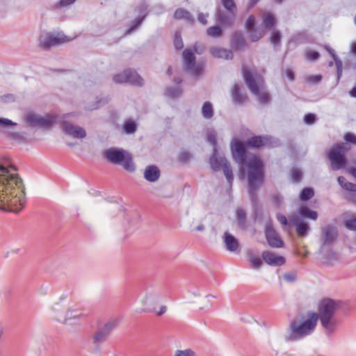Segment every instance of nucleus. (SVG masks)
Instances as JSON below:
<instances>
[{"label":"nucleus","mask_w":356,"mask_h":356,"mask_svg":"<svg viewBox=\"0 0 356 356\" xmlns=\"http://www.w3.org/2000/svg\"><path fill=\"white\" fill-rule=\"evenodd\" d=\"M183 90L181 88L168 87L165 90V95L175 99L181 96Z\"/></svg>","instance_id":"2f4dec72"},{"label":"nucleus","mask_w":356,"mask_h":356,"mask_svg":"<svg viewBox=\"0 0 356 356\" xmlns=\"http://www.w3.org/2000/svg\"><path fill=\"white\" fill-rule=\"evenodd\" d=\"M223 159H226L224 156H220L219 159L217 157V149L213 148V155L210 158V165L212 170L215 172L219 171L220 168H222V162L221 160Z\"/></svg>","instance_id":"cd10ccee"},{"label":"nucleus","mask_w":356,"mask_h":356,"mask_svg":"<svg viewBox=\"0 0 356 356\" xmlns=\"http://www.w3.org/2000/svg\"><path fill=\"white\" fill-rule=\"evenodd\" d=\"M282 35L279 31H275L270 37V42L274 47H280L281 44Z\"/></svg>","instance_id":"e433bc0d"},{"label":"nucleus","mask_w":356,"mask_h":356,"mask_svg":"<svg viewBox=\"0 0 356 356\" xmlns=\"http://www.w3.org/2000/svg\"><path fill=\"white\" fill-rule=\"evenodd\" d=\"M289 224L296 227V232L298 237L305 238L308 235L311 229L307 222L296 216L289 217Z\"/></svg>","instance_id":"4468645a"},{"label":"nucleus","mask_w":356,"mask_h":356,"mask_svg":"<svg viewBox=\"0 0 356 356\" xmlns=\"http://www.w3.org/2000/svg\"><path fill=\"white\" fill-rule=\"evenodd\" d=\"M1 99L3 102L7 103L9 102H14L15 97L12 94H6V95L1 96Z\"/></svg>","instance_id":"680f3d73"},{"label":"nucleus","mask_w":356,"mask_h":356,"mask_svg":"<svg viewBox=\"0 0 356 356\" xmlns=\"http://www.w3.org/2000/svg\"><path fill=\"white\" fill-rule=\"evenodd\" d=\"M207 34L211 37H220L222 35V30L220 26H210L207 30Z\"/></svg>","instance_id":"4c0bfd02"},{"label":"nucleus","mask_w":356,"mask_h":356,"mask_svg":"<svg viewBox=\"0 0 356 356\" xmlns=\"http://www.w3.org/2000/svg\"><path fill=\"white\" fill-rule=\"evenodd\" d=\"M264 232L266 241L270 247L280 248L284 246V241L274 229L272 225H266Z\"/></svg>","instance_id":"9b49d317"},{"label":"nucleus","mask_w":356,"mask_h":356,"mask_svg":"<svg viewBox=\"0 0 356 356\" xmlns=\"http://www.w3.org/2000/svg\"><path fill=\"white\" fill-rule=\"evenodd\" d=\"M197 19L203 25H206L207 24V16L202 13L198 14Z\"/></svg>","instance_id":"338daca9"},{"label":"nucleus","mask_w":356,"mask_h":356,"mask_svg":"<svg viewBox=\"0 0 356 356\" xmlns=\"http://www.w3.org/2000/svg\"><path fill=\"white\" fill-rule=\"evenodd\" d=\"M221 1L227 12L236 13V6L234 0H221Z\"/></svg>","instance_id":"58836bf2"},{"label":"nucleus","mask_w":356,"mask_h":356,"mask_svg":"<svg viewBox=\"0 0 356 356\" xmlns=\"http://www.w3.org/2000/svg\"><path fill=\"white\" fill-rule=\"evenodd\" d=\"M345 227L351 231H356V218H350L345 221Z\"/></svg>","instance_id":"3c124183"},{"label":"nucleus","mask_w":356,"mask_h":356,"mask_svg":"<svg viewBox=\"0 0 356 356\" xmlns=\"http://www.w3.org/2000/svg\"><path fill=\"white\" fill-rule=\"evenodd\" d=\"M174 46L177 50H180L184 47V43L181 33L178 31H177L175 34Z\"/></svg>","instance_id":"37998d69"},{"label":"nucleus","mask_w":356,"mask_h":356,"mask_svg":"<svg viewBox=\"0 0 356 356\" xmlns=\"http://www.w3.org/2000/svg\"><path fill=\"white\" fill-rule=\"evenodd\" d=\"M298 213L303 218H308L313 220H316L318 216L317 211L311 210L306 205H302L299 208Z\"/></svg>","instance_id":"a878e982"},{"label":"nucleus","mask_w":356,"mask_h":356,"mask_svg":"<svg viewBox=\"0 0 356 356\" xmlns=\"http://www.w3.org/2000/svg\"><path fill=\"white\" fill-rule=\"evenodd\" d=\"M222 162V169L223 170L224 175L228 181V183L232 185V181L234 180L233 172L232 166L229 162L227 160V159H223L221 160Z\"/></svg>","instance_id":"bb28decb"},{"label":"nucleus","mask_w":356,"mask_h":356,"mask_svg":"<svg viewBox=\"0 0 356 356\" xmlns=\"http://www.w3.org/2000/svg\"><path fill=\"white\" fill-rule=\"evenodd\" d=\"M17 124L12 120L6 118H0V125L1 126H10V125H16Z\"/></svg>","instance_id":"e2e57ef3"},{"label":"nucleus","mask_w":356,"mask_h":356,"mask_svg":"<svg viewBox=\"0 0 356 356\" xmlns=\"http://www.w3.org/2000/svg\"><path fill=\"white\" fill-rule=\"evenodd\" d=\"M161 176V172L159 168L154 165H150L146 167L144 172L145 179L149 182L156 181Z\"/></svg>","instance_id":"412c9836"},{"label":"nucleus","mask_w":356,"mask_h":356,"mask_svg":"<svg viewBox=\"0 0 356 356\" xmlns=\"http://www.w3.org/2000/svg\"><path fill=\"white\" fill-rule=\"evenodd\" d=\"M232 100L235 104H243L248 97L245 93L241 92L240 86L235 83L231 91Z\"/></svg>","instance_id":"5701e85b"},{"label":"nucleus","mask_w":356,"mask_h":356,"mask_svg":"<svg viewBox=\"0 0 356 356\" xmlns=\"http://www.w3.org/2000/svg\"><path fill=\"white\" fill-rule=\"evenodd\" d=\"M276 19L273 14L268 13L262 17V24L266 29H272L275 26Z\"/></svg>","instance_id":"7c9ffc66"},{"label":"nucleus","mask_w":356,"mask_h":356,"mask_svg":"<svg viewBox=\"0 0 356 356\" xmlns=\"http://www.w3.org/2000/svg\"><path fill=\"white\" fill-rule=\"evenodd\" d=\"M125 76L127 77V83H128L138 86H143L144 85L143 79L134 70H125Z\"/></svg>","instance_id":"b1692460"},{"label":"nucleus","mask_w":356,"mask_h":356,"mask_svg":"<svg viewBox=\"0 0 356 356\" xmlns=\"http://www.w3.org/2000/svg\"><path fill=\"white\" fill-rule=\"evenodd\" d=\"M175 356H195V353L191 349H186L184 350H177Z\"/></svg>","instance_id":"864d4df0"},{"label":"nucleus","mask_w":356,"mask_h":356,"mask_svg":"<svg viewBox=\"0 0 356 356\" xmlns=\"http://www.w3.org/2000/svg\"><path fill=\"white\" fill-rule=\"evenodd\" d=\"M350 149V145L346 143H339L332 146L327 156L333 170H339L346 165V154Z\"/></svg>","instance_id":"39448f33"},{"label":"nucleus","mask_w":356,"mask_h":356,"mask_svg":"<svg viewBox=\"0 0 356 356\" xmlns=\"http://www.w3.org/2000/svg\"><path fill=\"white\" fill-rule=\"evenodd\" d=\"M83 315L81 312H79L76 309H70L65 314L63 323H66L68 319L76 318Z\"/></svg>","instance_id":"ea45409f"},{"label":"nucleus","mask_w":356,"mask_h":356,"mask_svg":"<svg viewBox=\"0 0 356 356\" xmlns=\"http://www.w3.org/2000/svg\"><path fill=\"white\" fill-rule=\"evenodd\" d=\"M243 75L248 88L252 94L258 97L259 102L261 104L268 103L270 101L268 93L260 91L257 82L246 67H243Z\"/></svg>","instance_id":"0eeeda50"},{"label":"nucleus","mask_w":356,"mask_h":356,"mask_svg":"<svg viewBox=\"0 0 356 356\" xmlns=\"http://www.w3.org/2000/svg\"><path fill=\"white\" fill-rule=\"evenodd\" d=\"M202 114L205 119H211L213 116V108L211 102H205L203 104Z\"/></svg>","instance_id":"473e14b6"},{"label":"nucleus","mask_w":356,"mask_h":356,"mask_svg":"<svg viewBox=\"0 0 356 356\" xmlns=\"http://www.w3.org/2000/svg\"><path fill=\"white\" fill-rule=\"evenodd\" d=\"M67 37L61 33H49L44 38L40 41L41 46L48 49L51 46L60 44L65 41H68Z\"/></svg>","instance_id":"dca6fc26"},{"label":"nucleus","mask_w":356,"mask_h":356,"mask_svg":"<svg viewBox=\"0 0 356 356\" xmlns=\"http://www.w3.org/2000/svg\"><path fill=\"white\" fill-rule=\"evenodd\" d=\"M191 157L192 154L189 152L182 151L179 154L178 160L181 163H186L191 159Z\"/></svg>","instance_id":"a18cd8bd"},{"label":"nucleus","mask_w":356,"mask_h":356,"mask_svg":"<svg viewBox=\"0 0 356 356\" xmlns=\"http://www.w3.org/2000/svg\"><path fill=\"white\" fill-rule=\"evenodd\" d=\"M306 57L308 60H316L320 57V54L318 51H313L307 53Z\"/></svg>","instance_id":"6e6d98bb"},{"label":"nucleus","mask_w":356,"mask_h":356,"mask_svg":"<svg viewBox=\"0 0 356 356\" xmlns=\"http://www.w3.org/2000/svg\"><path fill=\"white\" fill-rule=\"evenodd\" d=\"M209 51L213 57L216 58H224L226 60H232L234 58L233 51L221 47H211Z\"/></svg>","instance_id":"6ab92c4d"},{"label":"nucleus","mask_w":356,"mask_h":356,"mask_svg":"<svg viewBox=\"0 0 356 356\" xmlns=\"http://www.w3.org/2000/svg\"><path fill=\"white\" fill-rule=\"evenodd\" d=\"M137 124L133 120L126 121L123 124V131L127 134H131L136 131Z\"/></svg>","instance_id":"f704fd0d"},{"label":"nucleus","mask_w":356,"mask_h":356,"mask_svg":"<svg viewBox=\"0 0 356 356\" xmlns=\"http://www.w3.org/2000/svg\"><path fill=\"white\" fill-rule=\"evenodd\" d=\"M283 277L286 281L293 282L296 280V275L293 273H288L284 274Z\"/></svg>","instance_id":"052dcab7"},{"label":"nucleus","mask_w":356,"mask_h":356,"mask_svg":"<svg viewBox=\"0 0 356 356\" xmlns=\"http://www.w3.org/2000/svg\"><path fill=\"white\" fill-rule=\"evenodd\" d=\"M249 261L251 264L252 267L254 269L259 268L263 264L261 259L253 254H251L249 256Z\"/></svg>","instance_id":"a19ab883"},{"label":"nucleus","mask_w":356,"mask_h":356,"mask_svg":"<svg viewBox=\"0 0 356 356\" xmlns=\"http://www.w3.org/2000/svg\"><path fill=\"white\" fill-rule=\"evenodd\" d=\"M224 242L225 243L226 249L229 252H239V243L238 240L228 232L224 233Z\"/></svg>","instance_id":"aec40b11"},{"label":"nucleus","mask_w":356,"mask_h":356,"mask_svg":"<svg viewBox=\"0 0 356 356\" xmlns=\"http://www.w3.org/2000/svg\"><path fill=\"white\" fill-rule=\"evenodd\" d=\"M236 219L238 227L245 229L246 228V213L243 209L239 208L236 209Z\"/></svg>","instance_id":"c756f323"},{"label":"nucleus","mask_w":356,"mask_h":356,"mask_svg":"<svg viewBox=\"0 0 356 356\" xmlns=\"http://www.w3.org/2000/svg\"><path fill=\"white\" fill-rule=\"evenodd\" d=\"M304 121L307 124H312L316 121V116L314 113H307L304 116Z\"/></svg>","instance_id":"603ef678"},{"label":"nucleus","mask_w":356,"mask_h":356,"mask_svg":"<svg viewBox=\"0 0 356 356\" xmlns=\"http://www.w3.org/2000/svg\"><path fill=\"white\" fill-rule=\"evenodd\" d=\"M235 16L236 13H226L220 8L216 12L217 20L222 25L231 26L233 24Z\"/></svg>","instance_id":"4be33fe9"},{"label":"nucleus","mask_w":356,"mask_h":356,"mask_svg":"<svg viewBox=\"0 0 356 356\" xmlns=\"http://www.w3.org/2000/svg\"><path fill=\"white\" fill-rule=\"evenodd\" d=\"M314 195V191L312 188H304L300 193V200L302 201H308Z\"/></svg>","instance_id":"72a5a7b5"},{"label":"nucleus","mask_w":356,"mask_h":356,"mask_svg":"<svg viewBox=\"0 0 356 356\" xmlns=\"http://www.w3.org/2000/svg\"><path fill=\"white\" fill-rule=\"evenodd\" d=\"M113 80L116 83H127V77L125 76V70L121 73L115 74L113 77Z\"/></svg>","instance_id":"de8ad7c7"},{"label":"nucleus","mask_w":356,"mask_h":356,"mask_svg":"<svg viewBox=\"0 0 356 356\" xmlns=\"http://www.w3.org/2000/svg\"><path fill=\"white\" fill-rule=\"evenodd\" d=\"M8 135V137L13 140H22L24 139V136L18 132H9Z\"/></svg>","instance_id":"4d7b16f0"},{"label":"nucleus","mask_w":356,"mask_h":356,"mask_svg":"<svg viewBox=\"0 0 356 356\" xmlns=\"http://www.w3.org/2000/svg\"><path fill=\"white\" fill-rule=\"evenodd\" d=\"M61 129L65 134L75 138H83L86 136V131L83 128L74 126L67 121L61 123Z\"/></svg>","instance_id":"ddd939ff"},{"label":"nucleus","mask_w":356,"mask_h":356,"mask_svg":"<svg viewBox=\"0 0 356 356\" xmlns=\"http://www.w3.org/2000/svg\"><path fill=\"white\" fill-rule=\"evenodd\" d=\"M183 56L186 65V70L191 72L194 75H199L201 74L202 67L200 65L195 64V56L192 50L186 49L183 51Z\"/></svg>","instance_id":"9d476101"},{"label":"nucleus","mask_w":356,"mask_h":356,"mask_svg":"<svg viewBox=\"0 0 356 356\" xmlns=\"http://www.w3.org/2000/svg\"><path fill=\"white\" fill-rule=\"evenodd\" d=\"M207 140L213 146V148H216L217 139L216 132H209L207 136Z\"/></svg>","instance_id":"09e8293b"},{"label":"nucleus","mask_w":356,"mask_h":356,"mask_svg":"<svg viewBox=\"0 0 356 356\" xmlns=\"http://www.w3.org/2000/svg\"><path fill=\"white\" fill-rule=\"evenodd\" d=\"M251 167L253 168L252 171H248V193L250 199L254 202L257 199V191L262 184L264 180V174L263 171L264 164L262 161L256 159L251 163Z\"/></svg>","instance_id":"20e7f679"},{"label":"nucleus","mask_w":356,"mask_h":356,"mask_svg":"<svg viewBox=\"0 0 356 356\" xmlns=\"http://www.w3.org/2000/svg\"><path fill=\"white\" fill-rule=\"evenodd\" d=\"M231 44L236 51H243L247 46L244 35L241 31H235L231 38Z\"/></svg>","instance_id":"a211bd4d"},{"label":"nucleus","mask_w":356,"mask_h":356,"mask_svg":"<svg viewBox=\"0 0 356 356\" xmlns=\"http://www.w3.org/2000/svg\"><path fill=\"white\" fill-rule=\"evenodd\" d=\"M256 19L255 17L252 15H250L245 22V29L247 31H251L255 29Z\"/></svg>","instance_id":"49530a36"},{"label":"nucleus","mask_w":356,"mask_h":356,"mask_svg":"<svg viewBox=\"0 0 356 356\" xmlns=\"http://www.w3.org/2000/svg\"><path fill=\"white\" fill-rule=\"evenodd\" d=\"M344 140L348 144V143L356 144V136L352 133L346 134L344 135Z\"/></svg>","instance_id":"5fc2aeb1"},{"label":"nucleus","mask_w":356,"mask_h":356,"mask_svg":"<svg viewBox=\"0 0 356 356\" xmlns=\"http://www.w3.org/2000/svg\"><path fill=\"white\" fill-rule=\"evenodd\" d=\"M24 121L29 127L49 129L56 122V117L48 115L47 118H43L33 113H29L25 115Z\"/></svg>","instance_id":"6e6552de"},{"label":"nucleus","mask_w":356,"mask_h":356,"mask_svg":"<svg viewBox=\"0 0 356 356\" xmlns=\"http://www.w3.org/2000/svg\"><path fill=\"white\" fill-rule=\"evenodd\" d=\"M341 303L339 300L325 298L318 304V313L308 311L306 314H298L289 323L285 340L295 341L310 335L315 330L318 319L328 334L334 332L337 323L332 318Z\"/></svg>","instance_id":"f257e3e1"},{"label":"nucleus","mask_w":356,"mask_h":356,"mask_svg":"<svg viewBox=\"0 0 356 356\" xmlns=\"http://www.w3.org/2000/svg\"><path fill=\"white\" fill-rule=\"evenodd\" d=\"M109 102V99L108 97H103L99 99H98L96 102L97 106L95 107V108H97L102 106H104L106 104H108Z\"/></svg>","instance_id":"69168bd1"},{"label":"nucleus","mask_w":356,"mask_h":356,"mask_svg":"<svg viewBox=\"0 0 356 356\" xmlns=\"http://www.w3.org/2000/svg\"><path fill=\"white\" fill-rule=\"evenodd\" d=\"M248 32H250V38L252 42L258 41L264 36V34L263 31H259L256 29L248 31Z\"/></svg>","instance_id":"79ce46f5"},{"label":"nucleus","mask_w":356,"mask_h":356,"mask_svg":"<svg viewBox=\"0 0 356 356\" xmlns=\"http://www.w3.org/2000/svg\"><path fill=\"white\" fill-rule=\"evenodd\" d=\"M110 334L102 327L98 328L93 336V342L95 344H100L106 341Z\"/></svg>","instance_id":"c85d7f7f"},{"label":"nucleus","mask_w":356,"mask_h":356,"mask_svg":"<svg viewBox=\"0 0 356 356\" xmlns=\"http://www.w3.org/2000/svg\"><path fill=\"white\" fill-rule=\"evenodd\" d=\"M343 189L348 191L356 192V184L348 181L345 185Z\"/></svg>","instance_id":"0e129e2a"},{"label":"nucleus","mask_w":356,"mask_h":356,"mask_svg":"<svg viewBox=\"0 0 356 356\" xmlns=\"http://www.w3.org/2000/svg\"><path fill=\"white\" fill-rule=\"evenodd\" d=\"M120 321V319L118 318H113L107 323H106L102 327L107 331L109 334L118 327Z\"/></svg>","instance_id":"c9c22d12"},{"label":"nucleus","mask_w":356,"mask_h":356,"mask_svg":"<svg viewBox=\"0 0 356 356\" xmlns=\"http://www.w3.org/2000/svg\"><path fill=\"white\" fill-rule=\"evenodd\" d=\"M264 261L268 265L272 266H281L286 262V259L282 256H278L274 252L269 251H264L261 253Z\"/></svg>","instance_id":"f3484780"},{"label":"nucleus","mask_w":356,"mask_h":356,"mask_svg":"<svg viewBox=\"0 0 356 356\" xmlns=\"http://www.w3.org/2000/svg\"><path fill=\"white\" fill-rule=\"evenodd\" d=\"M276 218L283 226H286L288 224L286 217L282 213H277Z\"/></svg>","instance_id":"bf43d9fd"},{"label":"nucleus","mask_w":356,"mask_h":356,"mask_svg":"<svg viewBox=\"0 0 356 356\" xmlns=\"http://www.w3.org/2000/svg\"><path fill=\"white\" fill-rule=\"evenodd\" d=\"M273 138L269 136H254L249 138L246 140V145L248 147L253 148H259L262 147H273L274 145L272 143Z\"/></svg>","instance_id":"f8f14e48"},{"label":"nucleus","mask_w":356,"mask_h":356,"mask_svg":"<svg viewBox=\"0 0 356 356\" xmlns=\"http://www.w3.org/2000/svg\"><path fill=\"white\" fill-rule=\"evenodd\" d=\"M291 178L294 182H300L302 178L301 170L298 168H293L291 170Z\"/></svg>","instance_id":"c03bdc74"},{"label":"nucleus","mask_w":356,"mask_h":356,"mask_svg":"<svg viewBox=\"0 0 356 356\" xmlns=\"http://www.w3.org/2000/svg\"><path fill=\"white\" fill-rule=\"evenodd\" d=\"M174 18L176 19H184L191 24H193L195 22V19L191 13L182 8H177L175 11Z\"/></svg>","instance_id":"393cba45"},{"label":"nucleus","mask_w":356,"mask_h":356,"mask_svg":"<svg viewBox=\"0 0 356 356\" xmlns=\"http://www.w3.org/2000/svg\"><path fill=\"white\" fill-rule=\"evenodd\" d=\"M8 163H0V209L17 213L26 203L25 188L19 175L10 172L16 167Z\"/></svg>","instance_id":"f03ea898"},{"label":"nucleus","mask_w":356,"mask_h":356,"mask_svg":"<svg viewBox=\"0 0 356 356\" xmlns=\"http://www.w3.org/2000/svg\"><path fill=\"white\" fill-rule=\"evenodd\" d=\"M134 10L138 13V18L135 23L126 31V35L131 34L143 23L148 14V6L145 1H143L138 6L135 7Z\"/></svg>","instance_id":"2eb2a0df"},{"label":"nucleus","mask_w":356,"mask_h":356,"mask_svg":"<svg viewBox=\"0 0 356 356\" xmlns=\"http://www.w3.org/2000/svg\"><path fill=\"white\" fill-rule=\"evenodd\" d=\"M321 231L322 248L325 245H332L338 237V229L334 225H327L322 227Z\"/></svg>","instance_id":"1a4fd4ad"},{"label":"nucleus","mask_w":356,"mask_h":356,"mask_svg":"<svg viewBox=\"0 0 356 356\" xmlns=\"http://www.w3.org/2000/svg\"><path fill=\"white\" fill-rule=\"evenodd\" d=\"M232 154L234 160L241 165H245L249 168V171H252L253 168L251 167V163L256 159L261 161L257 156L254 155L248 159V152L245 145L243 142L234 139L231 144Z\"/></svg>","instance_id":"423d86ee"},{"label":"nucleus","mask_w":356,"mask_h":356,"mask_svg":"<svg viewBox=\"0 0 356 356\" xmlns=\"http://www.w3.org/2000/svg\"><path fill=\"white\" fill-rule=\"evenodd\" d=\"M103 154L108 162L121 165L127 172H134L136 170L132 155L123 149L111 147L105 150Z\"/></svg>","instance_id":"7ed1b4c3"},{"label":"nucleus","mask_w":356,"mask_h":356,"mask_svg":"<svg viewBox=\"0 0 356 356\" xmlns=\"http://www.w3.org/2000/svg\"><path fill=\"white\" fill-rule=\"evenodd\" d=\"M323 47L330 54V55L332 57L334 60L339 58L337 55L336 54L334 49L331 48L328 44H323Z\"/></svg>","instance_id":"13d9d810"},{"label":"nucleus","mask_w":356,"mask_h":356,"mask_svg":"<svg viewBox=\"0 0 356 356\" xmlns=\"http://www.w3.org/2000/svg\"><path fill=\"white\" fill-rule=\"evenodd\" d=\"M334 62H335V65H336V67H337V80L339 81L342 76L343 63H342V61L339 58L334 60Z\"/></svg>","instance_id":"8fccbe9b"},{"label":"nucleus","mask_w":356,"mask_h":356,"mask_svg":"<svg viewBox=\"0 0 356 356\" xmlns=\"http://www.w3.org/2000/svg\"><path fill=\"white\" fill-rule=\"evenodd\" d=\"M322 79V76L318 75H314L309 77L308 81L313 82V83H318Z\"/></svg>","instance_id":"774afa93"}]
</instances>
